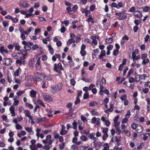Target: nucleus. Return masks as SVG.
<instances>
[{
  "mask_svg": "<svg viewBox=\"0 0 150 150\" xmlns=\"http://www.w3.org/2000/svg\"><path fill=\"white\" fill-rule=\"evenodd\" d=\"M25 105L28 107L30 108L31 109H32L33 108V105L29 103H26Z\"/></svg>",
  "mask_w": 150,
  "mask_h": 150,
  "instance_id": "37998d69",
  "label": "nucleus"
},
{
  "mask_svg": "<svg viewBox=\"0 0 150 150\" xmlns=\"http://www.w3.org/2000/svg\"><path fill=\"white\" fill-rule=\"evenodd\" d=\"M136 129L138 132L140 133L143 131V128L141 126L137 125Z\"/></svg>",
  "mask_w": 150,
  "mask_h": 150,
  "instance_id": "4be33fe9",
  "label": "nucleus"
},
{
  "mask_svg": "<svg viewBox=\"0 0 150 150\" xmlns=\"http://www.w3.org/2000/svg\"><path fill=\"white\" fill-rule=\"evenodd\" d=\"M101 121L104 123L107 127H109L110 125V122L108 120H106L105 117L103 116L101 118Z\"/></svg>",
  "mask_w": 150,
  "mask_h": 150,
  "instance_id": "1a4fd4ad",
  "label": "nucleus"
},
{
  "mask_svg": "<svg viewBox=\"0 0 150 150\" xmlns=\"http://www.w3.org/2000/svg\"><path fill=\"white\" fill-rule=\"evenodd\" d=\"M37 102L38 104L44 107H45V106L43 101L40 99L38 100L37 101Z\"/></svg>",
  "mask_w": 150,
  "mask_h": 150,
  "instance_id": "cd10ccee",
  "label": "nucleus"
},
{
  "mask_svg": "<svg viewBox=\"0 0 150 150\" xmlns=\"http://www.w3.org/2000/svg\"><path fill=\"white\" fill-rule=\"evenodd\" d=\"M2 118L3 120L5 121V122H9V120L8 119L7 116L6 115H2Z\"/></svg>",
  "mask_w": 150,
  "mask_h": 150,
  "instance_id": "c756f323",
  "label": "nucleus"
},
{
  "mask_svg": "<svg viewBox=\"0 0 150 150\" xmlns=\"http://www.w3.org/2000/svg\"><path fill=\"white\" fill-rule=\"evenodd\" d=\"M106 55L105 51V50H102L100 54L99 55V57L100 59H101L103 58V56H105Z\"/></svg>",
  "mask_w": 150,
  "mask_h": 150,
  "instance_id": "dca6fc26",
  "label": "nucleus"
},
{
  "mask_svg": "<svg viewBox=\"0 0 150 150\" xmlns=\"http://www.w3.org/2000/svg\"><path fill=\"white\" fill-rule=\"evenodd\" d=\"M104 147V148L103 150H108L109 149V146L107 143L105 144Z\"/></svg>",
  "mask_w": 150,
  "mask_h": 150,
  "instance_id": "864d4df0",
  "label": "nucleus"
},
{
  "mask_svg": "<svg viewBox=\"0 0 150 150\" xmlns=\"http://www.w3.org/2000/svg\"><path fill=\"white\" fill-rule=\"evenodd\" d=\"M86 52L85 50H81L80 53L82 56H85L86 54Z\"/></svg>",
  "mask_w": 150,
  "mask_h": 150,
  "instance_id": "de8ad7c7",
  "label": "nucleus"
},
{
  "mask_svg": "<svg viewBox=\"0 0 150 150\" xmlns=\"http://www.w3.org/2000/svg\"><path fill=\"white\" fill-rule=\"evenodd\" d=\"M115 14L116 15L119 16H120L122 15H124V14L126 13L125 11H122L121 12L119 13H117L115 11Z\"/></svg>",
  "mask_w": 150,
  "mask_h": 150,
  "instance_id": "473e14b6",
  "label": "nucleus"
},
{
  "mask_svg": "<svg viewBox=\"0 0 150 150\" xmlns=\"http://www.w3.org/2000/svg\"><path fill=\"white\" fill-rule=\"evenodd\" d=\"M53 69L56 72L61 74L62 73L61 71H63L64 69L61 63L58 64L55 63L54 65Z\"/></svg>",
  "mask_w": 150,
  "mask_h": 150,
  "instance_id": "f257e3e1",
  "label": "nucleus"
},
{
  "mask_svg": "<svg viewBox=\"0 0 150 150\" xmlns=\"http://www.w3.org/2000/svg\"><path fill=\"white\" fill-rule=\"evenodd\" d=\"M89 18L86 20V21L88 22H91L92 23H94L93 19L92 18L91 16H89Z\"/></svg>",
  "mask_w": 150,
  "mask_h": 150,
  "instance_id": "c85d7f7f",
  "label": "nucleus"
},
{
  "mask_svg": "<svg viewBox=\"0 0 150 150\" xmlns=\"http://www.w3.org/2000/svg\"><path fill=\"white\" fill-rule=\"evenodd\" d=\"M135 81L138 82L140 79V76L139 75L137 74L135 76Z\"/></svg>",
  "mask_w": 150,
  "mask_h": 150,
  "instance_id": "a18cd8bd",
  "label": "nucleus"
},
{
  "mask_svg": "<svg viewBox=\"0 0 150 150\" xmlns=\"http://www.w3.org/2000/svg\"><path fill=\"white\" fill-rule=\"evenodd\" d=\"M143 60L142 62V64L144 65L146 63H148L149 61V59L147 58Z\"/></svg>",
  "mask_w": 150,
  "mask_h": 150,
  "instance_id": "c03bdc74",
  "label": "nucleus"
},
{
  "mask_svg": "<svg viewBox=\"0 0 150 150\" xmlns=\"http://www.w3.org/2000/svg\"><path fill=\"white\" fill-rule=\"evenodd\" d=\"M147 54L146 53L142 54L141 55V59H145V58L147 57Z\"/></svg>",
  "mask_w": 150,
  "mask_h": 150,
  "instance_id": "338daca9",
  "label": "nucleus"
},
{
  "mask_svg": "<svg viewBox=\"0 0 150 150\" xmlns=\"http://www.w3.org/2000/svg\"><path fill=\"white\" fill-rule=\"evenodd\" d=\"M113 41V39L112 38H107L105 40V42L108 43H111Z\"/></svg>",
  "mask_w": 150,
  "mask_h": 150,
  "instance_id": "72a5a7b5",
  "label": "nucleus"
},
{
  "mask_svg": "<svg viewBox=\"0 0 150 150\" xmlns=\"http://www.w3.org/2000/svg\"><path fill=\"white\" fill-rule=\"evenodd\" d=\"M66 10L68 13L70 14H71L74 13V11L71 10V8L70 7H67L66 8Z\"/></svg>",
  "mask_w": 150,
  "mask_h": 150,
  "instance_id": "412c9836",
  "label": "nucleus"
},
{
  "mask_svg": "<svg viewBox=\"0 0 150 150\" xmlns=\"http://www.w3.org/2000/svg\"><path fill=\"white\" fill-rule=\"evenodd\" d=\"M143 11L144 12H148L150 9V7L148 6H146L144 8H142Z\"/></svg>",
  "mask_w": 150,
  "mask_h": 150,
  "instance_id": "b1692460",
  "label": "nucleus"
},
{
  "mask_svg": "<svg viewBox=\"0 0 150 150\" xmlns=\"http://www.w3.org/2000/svg\"><path fill=\"white\" fill-rule=\"evenodd\" d=\"M131 115V112L130 110H128L127 112V114L125 115V117L127 119H129L130 117V115Z\"/></svg>",
  "mask_w": 150,
  "mask_h": 150,
  "instance_id": "a19ab883",
  "label": "nucleus"
},
{
  "mask_svg": "<svg viewBox=\"0 0 150 150\" xmlns=\"http://www.w3.org/2000/svg\"><path fill=\"white\" fill-rule=\"evenodd\" d=\"M30 147L31 150H38L37 149L35 146L30 145Z\"/></svg>",
  "mask_w": 150,
  "mask_h": 150,
  "instance_id": "774afa93",
  "label": "nucleus"
},
{
  "mask_svg": "<svg viewBox=\"0 0 150 150\" xmlns=\"http://www.w3.org/2000/svg\"><path fill=\"white\" fill-rule=\"evenodd\" d=\"M30 96L32 97H35L36 96V92L35 91H32L30 93Z\"/></svg>",
  "mask_w": 150,
  "mask_h": 150,
  "instance_id": "e433bc0d",
  "label": "nucleus"
},
{
  "mask_svg": "<svg viewBox=\"0 0 150 150\" xmlns=\"http://www.w3.org/2000/svg\"><path fill=\"white\" fill-rule=\"evenodd\" d=\"M142 22V20L139 19H136L134 21V23L136 25H139Z\"/></svg>",
  "mask_w": 150,
  "mask_h": 150,
  "instance_id": "bb28decb",
  "label": "nucleus"
},
{
  "mask_svg": "<svg viewBox=\"0 0 150 150\" xmlns=\"http://www.w3.org/2000/svg\"><path fill=\"white\" fill-rule=\"evenodd\" d=\"M41 131V129L38 128H36V135L38 138H39V135L40 133V132Z\"/></svg>",
  "mask_w": 150,
  "mask_h": 150,
  "instance_id": "49530a36",
  "label": "nucleus"
},
{
  "mask_svg": "<svg viewBox=\"0 0 150 150\" xmlns=\"http://www.w3.org/2000/svg\"><path fill=\"white\" fill-rule=\"evenodd\" d=\"M0 52L3 54V53H8V51L7 50L5 49L4 46H1L0 48Z\"/></svg>",
  "mask_w": 150,
  "mask_h": 150,
  "instance_id": "ddd939ff",
  "label": "nucleus"
},
{
  "mask_svg": "<svg viewBox=\"0 0 150 150\" xmlns=\"http://www.w3.org/2000/svg\"><path fill=\"white\" fill-rule=\"evenodd\" d=\"M48 48V50L49 51L50 53L51 54H53L54 53V50L52 47L50 45H48L47 46Z\"/></svg>",
  "mask_w": 150,
  "mask_h": 150,
  "instance_id": "2eb2a0df",
  "label": "nucleus"
},
{
  "mask_svg": "<svg viewBox=\"0 0 150 150\" xmlns=\"http://www.w3.org/2000/svg\"><path fill=\"white\" fill-rule=\"evenodd\" d=\"M75 42V40L73 38L70 39L67 42V44L68 45H70L72 43H74Z\"/></svg>",
  "mask_w": 150,
  "mask_h": 150,
  "instance_id": "2f4dec72",
  "label": "nucleus"
},
{
  "mask_svg": "<svg viewBox=\"0 0 150 150\" xmlns=\"http://www.w3.org/2000/svg\"><path fill=\"white\" fill-rule=\"evenodd\" d=\"M138 52L139 50L137 49H135L134 50H133V51L132 54V58H133L135 57L136 56V54H138Z\"/></svg>",
  "mask_w": 150,
  "mask_h": 150,
  "instance_id": "a211bd4d",
  "label": "nucleus"
},
{
  "mask_svg": "<svg viewBox=\"0 0 150 150\" xmlns=\"http://www.w3.org/2000/svg\"><path fill=\"white\" fill-rule=\"evenodd\" d=\"M92 36H91L90 39L92 40V44H94L95 45H97L98 44V41L96 39H94Z\"/></svg>",
  "mask_w": 150,
  "mask_h": 150,
  "instance_id": "aec40b11",
  "label": "nucleus"
},
{
  "mask_svg": "<svg viewBox=\"0 0 150 150\" xmlns=\"http://www.w3.org/2000/svg\"><path fill=\"white\" fill-rule=\"evenodd\" d=\"M114 126L115 127V129H118V128H119V125L120 124V122H114Z\"/></svg>",
  "mask_w": 150,
  "mask_h": 150,
  "instance_id": "58836bf2",
  "label": "nucleus"
},
{
  "mask_svg": "<svg viewBox=\"0 0 150 150\" xmlns=\"http://www.w3.org/2000/svg\"><path fill=\"white\" fill-rule=\"evenodd\" d=\"M83 98L87 99L89 98V93L88 92H85L83 95Z\"/></svg>",
  "mask_w": 150,
  "mask_h": 150,
  "instance_id": "8fccbe9b",
  "label": "nucleus"
},
{
  "mask_svg": "<svg viewBox=\"0 0 150 150\" xmlns=\"http://www.w3.org/2000/svg\"><path fill=\"white\" fill-rule=\"evenodd\" d=\"M73 126V129H77V123L76 122H74L72 123Z\"/></svg>",
  "mask_w": 150,
  "mask_h": 150,
  "instance_id": "4d7b16f0",
  "label": "nucleus"
},
{
  "mask_svg": "<svg viewBox=\"0 0 150 150\" xmlns=\"http://www.w3.org/2000/svg\"><path fill=\"white\" fill-rule=\"evenodd\" d=\"M20 70V68H19L16 70L14 73V75L15 76H18Z\"/></svg>",
  "mask_w": 150,
  "mask_h": 150,
  "instance_id": "ea45409f",
  "label": "nucleus"
},
{
  "mask_svg": "<svg viewBox=\"0 0 150 150\" xmlns=\"http://www.w3.org/2000/svg\"><path fill=\"white\" fill-rule=\"evenodd\" d=\"M52 135H48L46 137V139L45 140H42V142L44 144H48L49 145H51L53 142L52 140H51Z\"/></svg>",
  "mask_w": 150,
  "mask_h": 150,
  "instance_id": "7ed1b4c3",
  "label": "nucleus"
},
{
  "mask_svg": "<svg viewBox=\"0 0 150 150\" xmlns=\"http://www.w3.org/2000/svg\"><path fill=\"white\" fill-rule=\"evenodd\" d=\"M15 49L17 50H19L20 48V47L19 45V44L18 43H16L14 44Z\"/></svg>",
  "mask_w": 150,
  "mask_h": 150,
  "instance_id": "79ce46f5",
  "label": "nucleus"
},
{
  "mask_svg": "<svg viewBox=\"0 0 150 150\" xmlns=\"http://www.w3.org/2000/svg\"><path fill=\"white\" fill-rule=\"evenodd\" d=\"M13 62L12 59L10 58H4L3 60V63L6 66L10 65Z\"/></svg>",
  "mask_w": 150,
  "mask_h": 150,
  "instance_id": "423d86ee",
  "label": "nucleus"
},
{
  "mask_svg": "<svg viewBox=\"0 0 150 150\" xmlns=\"http://www.w3.org/2000/svg\"><path fill=\"white\" fill-rule=\"evenodd\" d=\"M67 132V131L66 130H62L60 132V134L61 135H64L66 134Z\"/></svg>",
  "mask_w": 150,
  "mask_h": 150,
  "instance_id": "0e129e2a",
  "label": "nucleus"
},
{
  "mask_svg": "<svg viewBox=\"0 0 150 150\" xmlns=\"http://www.w3.org/2000/svg\"><path fill=\"white\" fill-rule=\"evenodd\" d=\"M35 66L37 69H40L41 67V64L40 58H38L37 61L36 63L35 64Z\"/></svg>",
  "mask_w": 150,
  "mask_h": 150,
  "instance_id": "6e6552de",
  "label": "nucleus"
},
{
  "mask_svg": "<svg viewBox=\"0 0 150 150\" xmlns=\"http://www.w3.org/2000/svg\"><path fill=\"white\" fill-rule=\"evenodd\" d=\"M97 118H96V117H93L91 119V122L92 124H95L96 123V122L97 120Z\"/></svg>",
  "mask_w": 150,
  "mask_h": 150,
  "instance_id": "3c124183",
  "label": "nucleus"
},
{
  "mask_svg": "<svg viewBox=\"0 0 150 150\" xmlns=\"http://www.w3.org/2000/svg\"><path fill=\"white\" fill-rule=\"evenodd\" d=\"M95 134V133H92L89 134V137L90 139H93L94 141H96L97 138L94 137Z\"/></svg>",
  "mask_w": 150,
  "mask_h": 150,
  "instance_id": "f8f14e48",
  "label": "nucleus"
},
{
  "mask_svg": "<svg viewBox=\"0 0 150 150\" xmlns=\"http://www.w3.org/2000/svg\"><path fill=\"white\" fill-rule=\"evenodd\" d=\"M135 8L134 6L131 7L129 10L128 11L129 12H132L135 11Z\"/></svg>",
  "mask_w": 150,
  "mask_h": 150,
  "instance_id": "e2e57ef3",
  "label": "nucleus"
},
{
  "mask_svg": "<svg viewBox=\"0 0 150 150\" xmlns=\"http://www.w3.org/2000/svg\"><path fill=\"white\" fill-rule=\"evenodd\" d=\"M11 20L14 23H16L18 21V19L17 18H14L13 17H12Z\"/></svg>",
  "mask_w": 150,
  "mask_h": 150,
  "instance_id": "603ef678",
  "label": "nucleus"
},
{
  "mask_svg": "<svg viewBox=\"0 0 150 150\" xmlns=\"http://www.w3.org/2000/svg\"><path fill=\"white\" fill-rule=\"evenodd\" d=\"M113 107L114 105L111 103H110L109 105V108H108V109H109L110 112H111L113 111Z\"/></svg>",
  "mask_w": 150,
  "mask_h": 150,
  "instance_id": "7c9ffc66",
  "label": "nucleus"
},
{
  "mask_svg": "<svg viewBox=\"0 0 150 150\" xmlns=\"http://www.w3.org/2000/svg\"><path fill=\"white\" fill-rule=\"evenodd\" d=\"M140 58V55H138L137 56H136L133 58V60L134 62L135 60H137L138 59H139Z\"/></svg>",
  "mask_w": 150,
  "mask_h": 150,
  "instance_id": "680f3d73",
  "label": "nucleus"
},
{
  "mask_svg": "<svg viewBox=\"0 0 150 150\" xmlns=\"http://www.w3.org/2000/svg\"><path fill=\"white\" fill-rule=\"evenodd\" d=\"M21 53L23 55V57H21V59L24 60L25 58V57L27 55V52L26 50H21Z\"/></svg>",
  "mask_w": 150,
  "mask_h": 150,
  "instance_id": "9b49d317",
  "label": "nucleus"
},
{
  "mask_svg": "<svg viewBox=\"0 0 150 150\" xmlns=\"http://www.w3.org/2000/svg\"><path fill=\"white\" fill-rule=\"evenodd\" d=\"M102 132L103 134L107 133L108 131V128L107 127H103L101 128Z\"/></svg>",
  "mask_w": 150,
  "mask_h": 150,
  "instance_id": "6ab92c4d",
  "label": "nucleus"
},
{
  "mask_svg": "<svg viewBox=\"0 0 150 150\" xmlns=\"http://www.w3.org/2000/svg\"><path fill=\"white\" fill-rule=\"evenodd\" d=\"M25 130L29 133L30 135L33 134H34V132L32 130L33 128L32 127H24Z\"/></svg>",
  "mask_w": 150,
  "mask_h": 150,
  "instance_id": "9d476101",
  "label": "nucleus"
},
{
  "mask_svg": "<svg viewBox=\"0 0 150 150\" xmlns=\"http://www.w3.org/2000/svg\"><path fill=\"white\" fill-rule=\"evenodd\" d=\"M96 104V102L92 101L89 103V105L91 107H93L95 106Z\"/></svg>",
  "mask_w": 150,
  "mask_h": 150,
  "instance_id": "69168bd1",
  "label": "nucleus"
},
{
  "mask_svg": "<svg viewBox=\"0 0 150 150\" xmlns=\"http://www.w3.org/2000/svg\"><path fill=\"white\" fill-rule=\"evenodd\" d=\"M119 53V50H113V55L114 56H117Z\"/></svg>",
  "mask_w": 150,
  "mask_h": 150,
  "instance_id": "c9c22d12",
  "label": "nucleus"
},
{
  "mask_svg": "<svg viewBox=\"0 0 150 150\" xmlns=\"http://www.w3.org/2000/svg\"><path fill=\"white\" fill-rule=\"evenodd\" d=\"M141 136L142 137L144 140H146L149 137V135L147 133L146 134H141Z\"/></svg>",
  "mask_w": 150,
  "mask_h": 150,
  "instance_id": "5701e85b",
  "label": "nucleus"
},
{
  "mask_svg": "<svg viewBox=\"0 0 150 150\" xmlns=\"http://www.w3.org/2000/svg\"><path fill=\"white\" fill-rule=\"evenodd\" d=\"M19 5L20 6L24 8H26L28 7V1L24 0H23L20 1Z\"/></svg>",
  "mask_w": 150,
  "mask_h": 150,
  "instance_id": "20e7f679",
  "label": "nucleus"
},
{
  "mask_svg": "<svg viewBox=\"0 0 150 150\" xmlns=\"http://www.w3.org/2000/svg\"><path fill=\"white\" fill-rule=\"evenodd\" d=\"M80 139L81 140L83 141H86L88 140V138L87 137L85 136L82 135L80 137Z\"/></svg>",
  "mask_w": 150,
  "mask_h": 150,
  "instance_id": "4c0bfd02",
  "label": "nucleus"
},
{
  "mask_svg": "<svg viewBox=\"0 0 150 150\" xmlns=\"http://www.w3.org/2000/svg\"><path fill=\"white\" fill-rule=\"evenodd\" d=\"M123 3L122 2H119L118 4H117V8L119 9L123 6Z\"/></svg>",
  "mask_w": 150,
  "mask_h": 150,
  "instance_id": "09e8293b",
  "label": "nucleus"
},
{
  "mask_svg": "<svg viewBox=\"0 0 150 150\" xmlns=\"http://www.w3.org/2000/svg\"><path fill=\"white\" fill-rule=\"evenodd\" d=\"M42 95L45 101L49 103L52 101V98L48 93H42Z\"/></svg>",
  "mask_w": 150,
  "mask_h": 150,
  "instance_id": "f03ea898",
  "label": "nucleus"
},
{
  "mask_svg": "<svg viewBox=\"0 0 150 150\" xmlns=\"http://www.w3.org/2000/svg\"><path fill=\"white\" fill-rule=\"evenodd\" d=\"M140 13V11H135L133 15L137 18H140V17H139V13Z\"/></svg>",
  "mask_w": 150,
  "mask_h": 150,
  "instance_id": "393cba45",
  "label": "nucleus"
},
{
  "mask_svg": "<svg viewBox=\"0 0 150 150\" xmlns=\"http://www.w3.org/2000/svg\"><path fill=\"white\" fill-rule=\"evenodd\" d=\"M134 81H135V79L133 77H131L129 78V81L130 83H132Z\"/></svg>",
  "mask_w": 150,
  "mask_h": 150,
  "instance_id": "052dcab7",
  "label": "nucleus"
},
{
  "mask_svg": "<svg viewBox=\"0 0 150 150\" xmlns=\"http://www.w3.org/2000/svg\"><path fill=\"white\" fill-rule=\"evenodd\" d=\"M19 30L21 34V38L22 40H24L26 38V37L25 36V35H26L25 32V31L24 30L23 28L21 27L19 28Z\"/></svg>",
  "mask_w": 150,
  "mask_h": 150,
  "instance_id": "39448f33",
  "label": "nucleus"
},
{
  "mask_svg": "<svg viewBox=\"0 0 150 150\" xmlns=\"http://www.w3.org/2000/svg\"><path fill=\"white\" fill-rule=\"evenodd\" d=\"M24 113L25 114V116L26 117L29 118L31 116L30 115V112L28 110H25L24 111Z\"/></svg>",
  "mask_w": 150,
  "mask_h": 150,
  "instance_id": "4468645a",
  "label": "nucleus"
},
{
  "mask_svg": "<svg viewBox=\"0 0 150 150\" xmlns=\"http://www.w3.org/2000/svg\"><path fill=\"white\" fill-rule=\"evenodd\" d=\"M16 128L17 130H19L22 129L23 127L20 125L18 124H16Z\"/></svg>",
  "mask_w": 150,
  "mask_h": 150,
  "instance_id": "13d9d810",
  "label": "nucleus"
},
{
  "mask_svg": "<svg viewBox=\"0 0 150 150\" xmlns=\"http://www.w3.org/2000/svg\"><path fill=\"white\" fill-rule=\"evenodd\" d=\"M140 76V79H142V80H145L146 79V78L147 77L146 75V74H143L141 75Z\"/></svg>",
  "mask_w": 150,
  "mask_h": 150,
  "instance_id": "5fc2aeb1",
  "label": "nucleus"
},
{
  "mask_svg": "<svg viewBox=\"0 0 150 150\" xmlns=\"http://www.w3.org/2000/svg\"><path fill=\"white\" fill-rule=\"evenodd\" d=\"M43 148L46 150H49L50 149V147L49 145H45L43 147Z\"/></svg>",
  "mask_w": 150,
  "mask_h": 150,
  "instance_id": "bf43d9fd",
  "label": "nucleus"
},
{
  "mask_svg": "<svg viewBox=\"0 0 150 150\" xmlns=\"http://www.w3.org/2000/svg\"><path fill=\"white\" fill-rule=\"evenodd\" d=\"M108 136L109 135L108 134V133L103 134V136H102L103 140L104 141L106 140L108 137Z\"/></svg>",
  "mask_w": 150,
  "mask_h": 150,
  "instance_id": "f704fd0d",
  "label": "nucleus"
},
{
  "mask_svg": "<svg viewBox=\"0 0 150 150\" xmlns=\"http://www.w3.org/2000/svg\"><path fill=\"white\" fill-rule=\"evenodd\" d=\"M33 28L32 27H30L28 28L27 31H25L26 33V35H29V33L31 31L33 30Z\"/></svg>",
  "mask_w": 150,
  "mask_h": 150,
  "instance_id": "a878e982",
  "label": "nucleus"
},
{
  "mask_svg": "<svg viewBox=\"0 0 150 150\" xmlns=\"http://www.w3.org/2000/svg\"><path fill=\"white\" fill-rule=\"evenodd\" d=\"M90 112L93 116L98 115L99 114V112L96 110L93 109L91 110Z\"/></svg>",
  "mask_w": 150,
  "mask_h": 150,
  "instance_id": "f3484780",
  "label": "nucleus"
},
{
  "mask_svg": "<svg viewBox=\"0 0 150 150\" xmlns=\"http://www.w3.org/2000/svg\"><path fill=\"white\" fill-rule=\"evenodd\" d=\"M81 119L83 122H87L86 118L83 115H81Z\"/></svg>",
  "mask_w": 150,
  "mask_h": 150,
  "instance_id": "6e6d98bb",
  "label": "nucleus"
},
{
  "mask_svg": "<svg viewBox=\"0 0 150 150\" xmlns=\"http://www.w3.org/2000/svg\"><path fill=\"white\" fill-rule=\"evenodd\" d=\"M22 44L24 45V48L26 50L29 51L31 50V47L29 46L28 42L25 40H23L22 42Z\"/></svg>",
  "mask_w": 150,
  "mask_h": 150,
  "instance_id": "0eeeda50",
  "label": "nucleus"
}]
</instances>
